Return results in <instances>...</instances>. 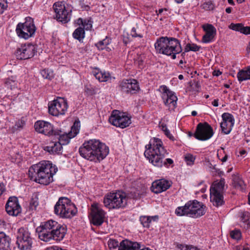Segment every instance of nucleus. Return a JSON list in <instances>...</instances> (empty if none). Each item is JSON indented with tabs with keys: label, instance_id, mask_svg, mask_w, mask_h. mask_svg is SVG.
I'll return each instance as SVG.
<instances>
[{
	"label": "nucleus",
	"instance_id": "f257e3e1",
	"mask_svg": "<svg viewBox=\"0 0 250 250\" xmlns=\"http://www.w3.org/2000/svg\"><path fill=\"white\" fill-rule=\"evenodd\" d=\"M144 155L154 166L161 168L163 166L168 168L173 166L174 162L170 158L164 160L166 155L168 154L163 146V142L158 138L151 139L148 145L146 146Z\"/></svg>",
	"mask_w": 250,
	"mask_h": 250
},
{
	"label": "nucleus",
	"instance_id": "f03ea898",
	"mask_svg": "<svg viewBox=\"0 0 250 250\" xmlns=\"http://www.w3.org/2000/svg\"><path fill=\"white\" fill-rule=\"evenodd\" d=\"M57 171V167L50 161H42L31 166L28 172L31 180L46 186L53 181V175Z\"/></svg>",
	"mask_w": 250,
	"mask_h": 250
},
{
	"label": "nucleus",
	"instance_id": "7ed1b4c3",
	"mask_svg": "<svg viewBox=\"0 0 250 250\" xmlns=\"http://www.w3.org/2000/svg\"><path fill=\"white\" fill-rule=\"evenodd\" d=\"M36 231L42 241L46 242L51 240L60 242L66 234L67 228L66 226L59 224L56 221L49 220L42 223L37 228Z\"/></svg>",
	"mask_w": 250,
	"mask_h": 250
},
{
	"label": "nucleus",
	"instance_id": "20e7f679",
	"mask_svg": "<svg viewBox=\"0 0 250 250\" xmlns=\"http://www.w3.org/2000/svg\"><path fill=\"white\" fill-rule=\"evenodd\" d=\"M80 155L83 158L93 161L100 162L109 153V148L98 140L92 139L85 142L79 149Z\"/></svg>",
	"mask_w": 250,
	"mask_h": 250
},
{
	"label": "nucleus",
	"instance_id": "39448f33",
	"mask_svg": "<svg viewBox=\"0 0 250 250\" xmlns=\"http://www.w3.org/2000/svg\"><path fill=\"white\" fill-rule=\"evenodd\" d=\"M155 48L159 53L170 56L174 60L176 55L181 53V59H185L186 53L185 47L183 49L180 41L173 37H161L157 40L154 44Z\"/></svg>",
	"mask_w": 250,
	"mask_h": 250
},
{
	"label": "nucleus",
	"instance_id": "423d86ee",
	"mask_svg": "<svg viewBox=\"0 0 250 250\" xmlns=\"http://www.w3.org/2000/svg\"><path fill=\"white\" fill-rule=\"evenodd\" d=\"M206 206L196 200L188 201L184 206L178 207L175 209V214L179 216H186L197 218L204 215L206 212Z\"/></svg>",
	"mask_w": 250,
	"mask_h": 250
},
{
	"label": "nucleus",
	"instance_id": "0eeeda50",
	"mask_svg": "<svg viewBox=\"0 0 250 250\" xmlns=\"http://www.w3.org/2000/svg\"><path fill=\"white\" fill-rule=\"evenodd\" d=\"M78 210L75 205L66 197H60L54 206V213L62 218H71Z\"/></svg>",
	"mask_w": 250,
	"mask_h": 250
},
{
	"label": "nucleus",
	"instance_id": "6e6552de",
	"mask_svg": "<svg viewBox=\"0 0 250 250\" xmlns=\"http://www.w3.org/2000/svg\"><path fill=\"white\" fill-rule=\"evenodd\" d=\"M127 197L125 192L118 190L106 194L103 200L105 207L109 209L124 208L127 205Z\"/></svg>",
	"mask_w": 250,
	"mask_h": 250
},
{
	"label": "nucleus",
	"instance_id": "1a4fd4ad",
	"mask_svg": "<svg viewBox=\"0 0 250 250\" xmlns=\"http://www.w3.org/2000/svg\"><path fill=\"white\" fill-rule=\"evenodd\" d=\"M36 30L34 20L30 17H26L25 21L19 22L16 26V32L20 38L27 40L34 36Z\"/></svg>",
	"mask_w": 250,
	"mask_h": 250
},
{
	"label": "nucleus",
	"instance_id": "9d476101",
	"mask_svg": "<svg viewBox=\"0 0 250 250\" xmlns=\"http://www.w3.org/2000/svg\"><path fill=\"white\" fill-rule=\"evenodd\" d=\"M53 8L55 13V18L58 21L66 23L70 21L72 10L70 7H66L63 1L55 2L53 5Z\"/></svg>",
	"mask_w": 250,
	"mask_h": 250
},
{
	"label": "nucleus",
	"instance_id": "9b49d317",
	"mask_svg": "<svg viewBox=\"0 0 250 250\" xmlns=\"http://www.w3.org/2000/svg\"><path fill=\"white\" fill-rule=\"evenodd\" d=\"M16 243L20 250H31L33 239L28 228L21 227L18 229Z\"/></svg>",
	"mask_w": 250,
	"mask_h": 250
},
{
	"label": "nucleus",
	"instance_id": "f8f14e48",
	"mask_svg": "<svg viewBox=\"0 0 250 250\" xmlns=\"http://www.w3.org/2000/svg\"><path fill=\"white\" fill-rule=\"evenodd\" d=\"M80 127V122L75 121L68 133H63L61 130L57 129L53 137L57 139V142L60 143L62 146L68 144L70 139L77 135L79 132Z\"/></svg>",
	"mask_w": 250,
	"mask_h": 250
},
{
	"label": "nucleus",
	"instance_id": "ddd939ff",
	"mask_svg": "<svg viewBox=\"0 0 250 250\" xmlns=\"http://www.w3.org/2000/svg\"><path fill=\"white\" fill-rule=\"evenodd\" d=\"M68 108L66 100L58 97L48 104V112L54 116L64 115Z\"/></svg>",
	"mask_w": 250,
	"mask_h": 250
},
{
	"label": "nucleus",
	"instance_id": "4468645a",
	"mask_svg": "<svg viewBox=\"0 0 250 250\" xmlns=\"http://www.w3.org/2000/svg\"><path fill=\"white\" fill-rule=\"evenodd\" d=\"M108 121L112 125L122 128L128 126L131 124L130 118L118 110H113Z\"/></svg>",
	"mask_w": 250,
	"mask_h": 250
},
{
	"label": "nucleus",
	"instance_id": "2eb2a0df",
	"mask_svg": "<svg viewBox=\"0 0 250 250\" xmlns=\"http://www.w3.org/2000/svg\"><path fill=\"white\" fill-rule=\"evenodd\" d=\"M213 134V129L208 123H200L196 126L194 137L198 140L206 141L209 139Z\"/></svg>",
	"mask_w": 250,
	"mask_h": 250
},
{
	"label": "nucleus",
	"instance_id": "dca6fc26",
	"mask_svg": "<svg viewBox=\"0 0 250 250\" xmlns=\"http://www.w3.org/2000/svg\"><path fill=\"white\" fill-rule=\"evenodd\" d=\"M139 89L138 82L134 79H124L119 83V89L124 94H135L139 90Z\"/></svg>",
	"mask_w": 250,
	"mask_h": 250
},
{
	"label": "nucleus",
	"instance_id": "f3484780",
	"mask_svg": "<svg viewBox=\"0 0 250 250\" xmlns=\"http://www.w3.org/2000/svg\"><path fill=\"white\" fill-rule=\"evenodd\" d=\"M37 53V47L31 43L22 44L17 48L15 55L19 60H26L33 57Z\"/></svg>",
	"mask_w": 250,
	"mask_h": 250
},
{
	"label": "nucleus",
	"instance_id": "a211bd4d",
	"mask_svg": "<svg viewBox=\"0 0 250 250\" xmlns=\"http://www.w3.org/2000/svg\"><path fill=\"white\" fill-rule=\"evenodd\" d=\"M161 88L163 91L162 97L165 104L168 107L169 110H173L176 106L177 97L166 85H162Z\"/></svg>",
	"mask_w": 250,
	"mask_h": 250
},
{
	"label": "nucleus",
	"instance_id": "6ab92c4d",
	"mask_svg": "<svg viewBox=\"0 0 250 250\" xmlns=\"http://www.w3.org/2000/svg\"><path fill=\"white\" fill-rule=\"evenodd\" d=\"M105 212L98 207L97 204L91 206L90 212V221L95 226H100L104 222Z\"/></svg>",
	"mask_w": 250,
	"mask_h": 250
},
{
	"label": "nucleus",
	"instance_id": "aec40b11",
	"mask_svg": "<svg viewBox=\"0 0 250 250\" xmlns=\"http://www.w3.org/2000/svg\"><path fill=\"white\" fill-rule=\"evenodd\" d=\"M35 130L49 137L54 136L55 132L57 129H54L53 125L48 122L44 121H38L34 125Z\"/></svg>",
	"mask_w": 250,
	"mask_h": 250
},
{
	"label": "nucleus",
	"instance_id": "412c9836",
	"mask_svg": "<svg viewBox=\"0 0 250 250\" xmlns=\"http://www.w3.org/2000/svg\"><path fill=\"white\" fill-rule=\"evenodd\" d=\"M5 210L9 215L17 216L21 211L18 199L15 196L9 198L5 205Z\"/></svg>",
	"mask_w": 250,
	"mask_h": 250
},
{
	"label": "nucleus",
	"instance_id": "4be33fe9",
	"mask_svg": "<svg viewBox=\"0 0 250 250\" xmlns=\"http://www.w3.org/2000/svg\"><path fill=\"white\" fill-rule=\"evenodd\" d=\"M222 118L223 121L220 123L222 132L225 134H229L234 124V117L232 114L225 112L222 114Z\"/></svg>",
	"mask_w": 250,
	"mask_h": 250
},
{
	"label": "nucleus",
	"instance_id": "5701e85b",
	"mask_svg": "<svg viewBox=\"0 0 250 250\" xmlns=\"http://www.w3.org/2000/svg\"><path fill=\"white\" fill-rule=\"evenodd\" d=\"M202 28L206 33L202 37V42L206 43L213 42L216 34V28L210 24H204Z\"/></svg>",
	"mask_w": 250,
	"mask_h": 250
},
{
	"label": "nucleus",
	"instance_id": "b1692460",
	"mask_svg": "<svg viewBox=\"0 0 250 250\" xmlns=\"http://www.w3.org/2000/svg\"><path fill=\"white\" fill-rule=\"evenodd\" d=\"M171 186V182L168 180L162 179L153 183L151 187L152 192L160 193L167 190Z\"/></svg>",
	"mask_w": 250,
	"mask_h": 250
},
{
	"label": "nucleus",
	"instance_id": "393cba45",
	"mask_svg": "<svg viewBox=\"0 0 250 250\" xmlns=\"http://www.w3.org/2000/svg\"><path fill=\"white\" fill-rule=\"evenodd\" d=\"M93 75L96 79L101 82H110L111 83L115 79L114 77L111 76L110 73L108 72L99 71V69H96L93 72Z\"/></svg>",
	"mask_w": 250,
	"mask_h": 250
},
{
	"label": "nucleus",
	"instance_id": "a878e982",
	"mask_svg": "<svg viewBox=\"0 0 250 250\" xmlns=\"http://www.w3.org/2000/svg\"><path fill=\"white\" fill-rule=\"evenodd\" d=\"M0 249L11 250V239L4 232H0Z\"/></svg>",
	"mask_w": 250,
	"mask_h": 250
},
{
	"label": "nucleus",
	"instance_id": "bb28decb",
	"mask_svg": "<svg viewBox=\"0 0 250 250\" xmlns=\"http://www.w3.org/2000/svg\"><path fill=\"white\" fill-rule=\"evenodd\" d=\"M62 148L60 143H58L57 141H52L49 145L44 147V150L48 152L50 154H59Z\"/></svg>",
	"mask_w": 250,
	"mask_h": 250
},
{
	"label": "nucleus",
	"instance_id": "cd10ccee",
	"mask_svg": "<svg viewBox=\"0 0 250 250\" xmlns=\"http://www.w3.org/2000/svg\"><path fill=\"white\" fill-rule=\"evenodd\" d=\"M210 198L213 205L216 207L222 206L225 204L222 193H216V191H214L213 193H210Z\"/></svg>",
	"mask_w": 250,
	"mask_h": 250
},
{
	"label": "nucleus",
	"instance_id": "c85d7f7f",
	"mask_svg": "<svg viewBox=\"0 0 250 250\" xmlns=\"http://www.w3.org/2000/svg\"><path fill=\"white\" fill-rule=\"evenodd\" d=\"M225 184V180L222 178L219 182H215L210 187V193H213L214 191H216V193H222L224 190Z\"/></svg>",
	"mask_w": 250,
	"mask_h": 250
},
{
	"label": "nucleus",
	"instance_id": "c756f323",
	"mask_svg": "<svg viewBox=\"0 0 250 250\" xmlns=\"http://www.w3.org/2000/svg\"><path fill=\"white\" fill-rule=\"evenodd\" d=\"M159 219L158 215L155 216H141L140 217L139 220L144 227L149 228L151 223L153 222H157Z\"/></svg>",
	"mask_w": 250,
	"mask_h": 250
},
{
	"label": "nucleus",
	"instance_id": "7c9ffc66",
	"mask_svg": "<svg viewBox=\"0 0 250 250\" xmlns=\"http://www.w3.org/2000/svg\"><path fill=\"white\" fill-rule=\"evenodd\" d=\"M72 36L75 39L77 40L80 42H82L85 37V30L83 28L80 26L74 30L72 33Z\"/></svg>",
	"mask_w": 250,
	"mask_h": 250
},
{
	"label": "nucleus",
	"instance_id": "2f4dec72",
	"mask_svg": "<svg viewBox=\"0 0 250 250\" xmlns=\"http://www.w3.org/2000/svg\"><path fill=\"white\" fill-rule=\"evenodd\" d=\"M4 83L5 86L11 90L14 89L18 87V83L16 78L14 76L5 79L4 80Z\"/></svg>",
	"mask_w": 250,
	"mask_h": 250
},
{
	"label": "nucleus",
	"instance_id": "473e14b6",
	"mask_svg": "<svg viewBox=\"0 0 250 250\" xmlns=\"http://www.w3.org/2000/svg\"><path fill=\"white\" fill-rule=\"evenodd\" d=\"M233 182L235 188L243 191L245 189V185L242 178L237 175L233 176Z\"/></svg>",
	"mask_w": 250,
	"mask_h": 250
},
{
	"label": "nucleus",
	"instance_id": "72a5a7b5",
	"mask_svg": "<svg viewBox=\"0 0 250 250\" xmlns=\"http://www.w3.org/2000/svg\"><path fill=\"white\" fill-rule=\"evenodd\" d=\"M237 77L240 83L248 80H250V70H240L237 73Z\"/></svg>",
	"mask_w": 250,
	"mask_h": 250
},
{
	"label": "nucleus",
	"instance_id": "f704fd0d",
	"mask_svg": "<svg viewBox=\"0 0 250 250\" xmlns=\"http://www.w3.org/2000/svg\"><path fill=\"white\" fill-rule=\"evenodd\" d=\"M229 28L232 30L246 35V26L245 27L244 24L241 23H231L229 25Z\"/></svg>",
	"mask_w": 250,
	"mask_h": 250
},
{
	"label": "nucleus",
	"instance_id": "c9c22d12",
	"mask_svg": "<svg viewBox=\"0 0 250 250\" xmlns=\"http://www.w3.org/2000/svg\"><path fill=\"white\" fill-rule=\"evenodd\" d=\"M241 222L250 226V213L247 211H241L238 213Z\"/></svg>",
	"mask_w": 250,
	"mask_h": 250
},
{
	"label": "nucleus",
	"instance_id": "e433bc0d",
	"mask_svg": "<svg viewBox=\"0 0 250 250\" xmlns=\"http://www.w3.org/2000/svg\"><path fill=\"white\" fill-rule=\"evenodd\" d=\"M111 39L107 37L102 41H100L96 44V46L99 50H103L104 47L110 44Z\"/></svg>",
	"mask_w": 250,
	"mask_h": 250
},
{
	"label": "nucleus",
	"instance_id": "4c0bfd02",
	"mask_svg": "<svg viewBox=\"0 0 250 250\" xmlns=\"http://www.w3.org/2000/svg\"><path fill=\"white\" fill-rule=\"evenodd\" d=\"M38 197L37 195H34L31 198L29 208L30 210H36L37 207L39 205Z\"/></svg>",
	"mask_w": 250,
	"mask_h": 250
},
{
	"label": "nucleus",
	"instance_id": "58836bf2",
	"mask_svg": "<svg viewBox=\"0 0 250 250\" xmlns=\"http://www.w3.org/2000/svg\"><path fill=\"white\" fill-rule=\"evenodd\" d=\"M200 49L201 46L195 43H188L185 46V52H189V51L196 52L199 51Z\"/></svg>",
	"mask_w": 250,
	"mask_h": 250
},
{
	"label": "nucleus",
	"instance_id": "ea45409f",
	"mask_svg": "<svg viewBox=\"0 0 250 250\" xmlns=\"http://www.w3.org/2000/svg\"><path fill=\"white\" fill-rule=\"evenodd\" d=\"M41 74L44 79L51 80L53 78V72L48 69L41 70Z\"/></svg>",
	"mask_w": 250,
	"mask_h": 250
},
{
	"label": "nucleus",
	"instance_id": "a19ab883",
	"mask_svg": "<svg viewBox=\"0 0 250 250\" xmlns=\"http://www.w3.org/2000/svg\"><path fill=\"white\" fill-rule=\"evenodd\" d=\"M24 125V122L22 120H19L12 128V132H14L18 130L21 129Z\"/></svg>",
	"mask_w": 250,
	"mask_h": 250
},
{
	"label": "nucleus",
	"instance_id": "79ce46f5",
	"mask_svg": "<svg viewBox=\"0 0 250 250\" xmlns=\"http://www.w3.org/2000/svg\"><path fill=\"white\" fill-rule=\"evenodd\" d=\"M108 246L109 249H115L117 247L119 248L120 244L119 242L114 239H110L108 241Z\"/></svg>",
	"mask_w": 250,
	"mask_h": 250
},
{
	"label": "nucleus",
	"instance_id": "37998d69",
	"mask_svg": "<svg viewBox=\"0 0 250 250\" xmlns=\"http://www.w3.org/2000/svg\"><path fill=\"white\" fill-rule=\"evenodd\" d=\"M195 158L193 155L188 153L185 157V160L188 165H193L195 161Z\"/></svg>",
	"mask_w": 250,
	"mask_h": 250
},
{
	"label": "nucleus",
	"instance_id": "c03bdc74",
	"mask_svg": "<svg viewBox=\"0 0 250 250\" xmlns=\"http://www.w3.org/2000/svg\"><path fill=\"white\" fill-rule=\"evenodd\" d=\"M241 233L239 230H234L230 232V236L232 238L238 240L240 238Z\"/></svg>",
	"mask_w": 250,
	"mask_h": 250
},
{
	"label": "nucleus",
	"instance_id": "a18cd8bd",
	"mask_svg": "<svg viewBox=\"0 0 250 250\" xmlns=\"http://www.w3.org/2000/svg\"><path fill=\"white\" fill-rule=\"evenodd\" d=\"M131 35L133 38L139 37L140 38H143V36L141 33L137 32L135 27H133L131 31Z\"/></svg>",
	"mask_w": 250,
	"mask_h": 250
},
{
	"label": "nucleus",
	"instance_id": "49530a36",
	"mask_svg": "<svg viewBox=\"0 0 250 250\" xmlns=\"http://www.w3.org/2000/svg\"><path fill=\"white\" fill-rule=\"evenodd\" d=\"M209 167L211 169H214L215 172L217 173L219 176H222L224 175V172L221 171L220 169L217 168L215 165H213L212 164L209 163Z\"/></svg>",
	"mask_w": 250,
	"mask_h": 250
},
{
	"label": "nucleus",
	"instance_id": "de8ad7c7",
	"mask_svg": "<svg viewBox=\"0 0 250 250\" xmlns=\"http://www.w3.org/2000/svg\"><path fill=\"white\" fill-rule=\"evenodd\" d=\"M7 7L6 3H4V0H0V14H2Z\"/></svg>",
	"mask_w": 250,
	"mask_h": 250
},
{
	"label": "nucleus",
	"instance_id": "09e8293b",
	"mask_svg": "<svg viewBox=\"0 0 250 250\" xmlns=\"http://www.w3.org/2000/svg\"><path fill=\"white\" fill-rule=\"evenodd\" d=\"M92 23L93 21L91 19L90 21H88V24L85 25V26L83 27L84 30H90L92 28Z\"/></svg>",
	"mask_w": 250,
	"mask_h": 250
},
{
	"label": "nucleus",
	"instance_id": "8fccbe9b",
	"mask_svg": "<svg viewBox=\"0 0 250 250\" xmlns=\"http://www.w3.org/2000/svg\"><path fill=\"white\" fill-rule=\"evenodd\" d=\"M188 246H184L182 244L178 245L176 250H188Z\"/></svg>",
	"mask_w": 250,
	"mask_h": 250
},
{
	"label": "nucleus",
	"instance_id": "3c124183",
	"mask_svg": "<svg viewBox=\"0 0 250 250\" xmlns=\"http://www.w3.org/2000/svg\"><path fill=\"white\" fill-rule=\"evenodd\" d=\"M5 191V185L3 183H0V196Z\"/></svg>",
	"mask_w": 250,
	"mask_h": 250
},
{
	"label": "nucleus",
	"instance_id": "603ef678",
	"mask_svg": "<svg viewBox=\"0 0 250 250\" xmlns=\"http://www.w3.org/2000/svg\"><path fill=\"white\" fill-rule=\"evenodd\" d=\"M165 132V135L171 140H174V137L170 134L169 130H166Z\"/></svg>",
	"mask_w": 250,
	"mask_h": 250
},
{
	"label": "nucleus",
	"instance_id": "864d4df0",
	"mask_svg": "<svg viewBox=\"0 0 250 250\" xmlns=\"http://www.w3.org/2000/svg\"><path fill=\"white\" fill-rule=\"evenodd\" d=\"M75 23L78 25H82V24H83V19L80 18L75 21Z\"/></svg>",
	"mask_w": 250,
	"mask_h": 250
},
{
	"label": "nucleus",
	"instance_id": "5fc2aeb1",
	"mask_svg": "<svg viewBox=\"0 0 250 250\" xmlns=\"http://www.w3.org/2000/svg\"><path fill=\"white\" fill-rule=\"evenodd\" d=\"M222 74V72H221L220 70H214L212 72V75L213 76H216L218 77L220 76Z\"/></svg>",
	"mask_w": 250,
	"mask_h": 250
},
{
	"label": "nucleus",
	"instance_id": "6e6d98bb",
	"mask_svg": "<svg viewBox=\"0 0 250 250\" xmlns=\"http://www.w3.org/2000/svg\"><path fill=\"white\" fill-rule=\"evenodd\" d=\"M6 226V222L1 219H0V228H4Z\"/></svg>",
	"mask_w": 250,
	"mask_h": 250
},
{
	"label": "nucleus",
	"instance_id": "4d7b16f0",
	"mask_svg": "<svg viewBox=\"0 0 250 250\" xmlns=\"http://www.w3.org/2000/svg\"><path fill=\"white\" fill-rule=\"evenodd\" d=\"M91 19V18H89L88 19L83 20V24H82V27H83L85 25L88 24V21H90Z\"/></svg>",
	"mask_w": 250,
	"mask_h": 250
},
{
	"label": "nucleus",
	"instance_id": "13d9d810",
	"mask_svg": "<svg viewBox=\"0 0 250 250\" xmlns=\"http://www.w3.org/2000/svg\"><path fill=\"white\" fill-rule=\"evenodd\" d=\"M217 156L219 158V159H220L221 160V161L222 162H226V161L228 159V155L227 154H226L224 157H223L222 159H220L219 158V154H217Z\"/></svg>",
	"mask_w": 250,
	"mask_h": 250
},
{
	"label": "nucleus",
	"instance_id": "bf43d9fd",
	"mask_svg": "<svg viewBox=\"0 0 250 250\" xmlns=\"http://www.w3.org/2000/svg\"><path fill=\"white\" fill-rule=\"evenodd\" d=\"M212 104L214 106H218V99H215L213 100V101L212 102Z\"/></svg>",
	"mask_w": 250,
	"mask_h": 250
},
{
	"label": "nucleus",
	"instance_id": "052dcab7",
	"mask_svg": "<svg viewBox=\"0 0 250 250\" xmlns=\"http://www.w3.org/2000/svg\"><path fill=\"white\" fill-rule=\"evenodd\" d=\"M162 129L164 132H165L166 130H168L167 128V125L165 124H162L161 125Z\"/></svg>",
	"mask_w": 250,
	"mask_h": 250
},
{
	"label": "nucleus",
	"instance_id": "680f3d73",
	"mask_svg": "<svg viewBox=\"0 0 250 250\" xmlns=\"http://www.w3.org/2000/svg\"><path fill=\"white\" fill-rule=\"evenodd\" d=\"M164 11H167V9H166V8H164V9H163V8H161V9H159V10H158V14L157 15H160V14H162V13H163Z\"/></svg>",
	"mask_w": 250,
	"mask_h": 250
},
{
	"label": "nucleus",
	"instance_id": "e2e57ef3",
	"mask_svg": "<svg viewBox=\"0 0 250 250\" xmlns=\"http://www.w3.org/2000/svg\"><path fill=\"white\" fill-rule=\"evenodd\" d=\"M136 250H152L148 248H143L142 249L141 248V246H138V248L136 249Z\"/></svg>",
	"mask_w": 250,
	"mask_h": 250
},
{
	"label": "nucleus",
	"instance_id": "0e129e2a",
	"mask_svg": "<svg viewBox=\"0 0 250 250\" xmlns=\"http://www.w3.org/2000/svg\"><path fill=\"white\" fill-rule=\"evenodd\" d=\"M231 10H232V8L231 7H227L226 9V12L227 13H230L231 12Z\"/></svg>",
	"mask_w": 250,
	"mask_h": 250
},
{
	"label": "nucleus",
	"instance_id": "69168bd1",
	"mask_svg": "<svg viewBox=\"0 0 250 250\" xmlns=\"http://www.w3.org/2000/svg\"><path fill=\"white\" fill-rule=\"evenodd\" d=\"M250 34V26H246V35Z\"/></svg>",
	"mask_w": 250,
	"mask_h": 250
},
{
	"label": "nucleus",
	"instance_id": "338daca9",
	"mask_svg": "<svg viewBox=\"0 0 250 250\" xmlns=\"http://www.w3.org/2000/svg\"><path fill=\"white\" fill-rule=\"evenodd\" d=\"M188 250H197V248L192 246H188Z\"/></svg>",
	"mask_w": 250,
	"mask_h": 250
},
{
	"label": "nucleus",
	"instance_id": "774afa93",
	"mask_svg": "<svg viewBox=\"0 0 250 250\" xmlns=\"http://www.w3.org/2000/svg\"><path fill=\"white\" fill-rule=\"evenodd\" d=\"M228 2L229 4H230L231 5H234V2L233 0H228Z\"/></svg>",
	"mask_w": 250,
	"mask_h": 250
}]
</instances>
